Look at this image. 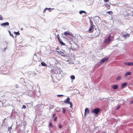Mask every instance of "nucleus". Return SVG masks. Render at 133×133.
<instances>
[{
	"mask_svg": "<svg viewBox=\"0 0 133 133\" xmlns=\"http://www.w3.org/2000/svg\"><path fill=\"white\" fill-rule=\"evenodd\" d=\"M83 13H84L85 14H86V12L85 11L83 10H81L79 12V13L80 14H82Z\"/></svg>",
	"mask_w": 133,
	"mask_h": 133,
	"instance_id": "nucleus-20",
	"label": "nucleus"
},
{
	"mask_svg": "<svg viewBox=\"0 0 133 133\" xmlns=\"http://www.w3.org/2000/svg\"><path fill=\"white\" fill-rule=\"evenodd\" d=\"M128 83L127 82H125L122 84L121 88V89H123L124 88L125 86Z\"/></svg>",
	"mask_w": 133,
	"mask_h": 133,
	"instance_id": "nucleus-12",
	"label": "nucleus"
},
{
	"mask_svg": "<svg viewBox=\"0 0 133 133\" xmlns=\"http://www.w3.org/2000/svg\"><path fill=\"white\" fill-rule=\"evenodd\" d=\"M47 10H49V11H51V9L50 8H47Z\"/></svg>",
	"mask_w": 133,
	"mask_h": 133,
	"instance_id": "nucleus-36",
	"label": "nucleus"
},
{
	"mask_svg": "<svg viewBox=\"0 0 133 133\" xmlns=\"http://www.w3.org/2000/svg\"><path fill=\"white\" fill-rule=\"evenodd\" d=\"M109 1V0H104V1L105 2H108Z\"/></svg>",
	"mask_w": 133,
	"mask_h": 133,
	"instance_id": "nucleus-38",
	"label": "nucleus"
},
{
	"mask_svg": "<svg viewBox=\"0 0 133 133\" xmlns=\"http://www.w3.org/2000/svg\"><path fill=\"white\" fill-rule=\"evenodd\" d=\"M57 52L59 54L61 55L62 56H63L64 55V53L63 52H62L61 51H57Z\"/></svg>",
	"mask_w": 133,
	"mask_h": 133,
	"instance_id": "nucleus-17",
	"label": "nucleus"
},
{
	"mask_svg": "<svg viewBox=\"0 0 133 133\" xmlns=\"http://www.w3.org/2000/svg\"><path fill=\"white\" fill-rule=\"evenodd\" d=\"M47 8H45L44 9V10H43V13H44L46 11V10H47Z\"/></svg>",
	"mask_w": 133,
	"mask_h": 133,
	"instance_id": "nucleus-30",
	"label": "nucleus"
},
{
	"mask_svg": "<svg viewBox=\"0 0 133 133\" xmlns=\"http://www.w3.org/2000/svg\"><path fill=\"white\" fill-rule=\"evenodd\" d=\"M62 109L63 110L62 112L64 114L66 112V109L65 108H63Z\"/></svg>",
	"mask_w": 133,
	"mask_h": 133,
	"instance_id": "nucleus-22",
	"label": "nucleus"
},
{
	"mask_svg": "<svg viewBox=\"0 0 133 133\" xmlns=\"http://www.w3.org/2000/svg\"><path fill=\"white\" fill-rule=\"evenodd\" d=\"M41 65L43 66H46L47 65L44 62H41Z\"/></svg>",
	"mask_w": 133,
	"mask_h": 133,
	"instance_id": "nucleus-18",
	"label": "nucleus"
},
{
	"mask_svg": "<svg viewBox=\"0 0 133 133\" xmlns=\"http://www.w3.org/2000/svg\"><path fill=\"white\" fill-rule=\"evenodd\" d=\"M120 108V106H118V107H117V110H118L119 109V108Z\"/></svg>",
	"mask_w": 133,
	"mask_h": 133,
	"instance_id": "nucleus-37",
	"label": "nucleus"
},
{
	"mask_svg": "<svg viewBox=\"0 0 133 133\" xmlns=\"http://www.w3.org/2000/svg\"><path fill=\"white\" fill-rule=\"evenodd\" d=\"M63 96V95H57V96L58 97H60L62 96Z\"/></svg>",
	"mask_w": 133,
	"mask_h": 133,
	"instance_id": "nucleus-33",
	"label": "nucleus"
},
{
	"mask_svg": "<svg viewBox=\"0 0 133 133\" xmlns=\"http://www.w3.org/2000/svg\"><path fill=\"white\" fill-rule=\"evenodd\" d=\"M111 36L110 35H109L108 38L105 39L104 41V42L105 43H108L111 41Z\"/></svg>",
	"mask_w": 133,
	"mask_h": 133,
	"instance_id": "nucleus-2",
	"label": "nucleus"
},
{
	"mask_svg": "<svg viewBox=\"0 0 133 133\" xmlns=\"http://www.w3.org/2000/svg\"><path fill=\"white\" fill-rule=\"evenodd\" d=\"M130 36V35L129 34H126L123 35V37L124 38H126L127 37H129Z\"/></svg>",
	"mask_w": 133,
	"mask_h": 133,
	"instance_id": "nucleus-16",
	"label": "nucleus"
},
{
	"mask_svg": "<svg viewBox=\"0 0 133 133\" xmlns=\"http://www.w3.org/2000/svg\"><path fill=\"white\" fill-rule=\"evenodd\" d=\"M57 117H55V118L54 120V122H55L56 121V120L57 119Z\"/></svg>",
	"mask_w": 133,
	"mask_h": 133,
	"instance_id": "nucleus-34",
	"label": "nucleus"
},
{
	"mask_svg": "<svg viewBox=\"0 0 133 133\" xmlns=\"http://www.w3.org/2000/svg\"><path fill=\"white\" fill-rule=\"evenodd\" d=\"M109 59V58H105L101 60L100 61V63L101 64L104 63L105 62L107 61Z\"/></svg>",
	"mask_w": 133,
	"mask_h": 133,
	"instance_id": "nucleus-5",
	"label": "nucleus"
},
{
	"mask_svg": "<svg viewBox=\"0 0 133 133\" xmlns=\"http://www.w3.org/2000/svg\"><path fill=\"white\" fill-rule=\"evenodd\" d=\"M14 33L17 35H19L20 34L19 31H18L17 32H14Z\"/></svg>",
	"mask_w": 133,
	"mask_h": 133,
	"instance_id": "nucleus-24",
	"label": "nucleus"
},
{
	"mask_svg": "<svg viewBox=\"0 0 133 133\" xmlns=\"http://www.w3.org/2000/svg\"><path fill=\"white\" fill-rule=\"evenodd\" d=\"M3 19V17L1 15H0V20H2Z\"/></svg>",
	"mask_w": 133,
	"mask_h": 133,
	"instance_id": "nucleus-28",
	"label": "nucleus"
},
{
	"mask_svg": "<svg viewBox=\"0 0 133 133\" xmlns=\"http://www.w3.org/2000/svg\"><path fill=\"white\" fill-rule=\"evenodd\" d=\"M9 25V23L8 22H6L1 24V25L2 26L8 25Z\"/></svg>",
	"mask_w": 133,
	"mask_h": 133,
	"instance_id": "nucleus-15",
	"label": "nucleus"
},
{
	"mask_svg": "<svg viewBox=\"0 0 133 133\" xmlns=\"http://www.w3.org/2000/svg\"><path fill=\"white\" fill-rule=\"evenodd\" d=\"M55 114H54L53 115V117H55Z\"/></svg>",
	"mask_w": 133,
	"mask_h": 133,
	"instance_id": "nucleus-40",
	"label": "nucleus"
},
{
	"mask_svg": "<svg viewBox=\"0 0 133 133\" xmlns=\"http://www.w3.org/2000/svg\"><path fill=\"white\" fill-rule=\"evenodd\" d=\"M57 38L58 39L59 43L62 45L64 46L65 45V44L62 42L61 39L60 38L59 34H58L57 35Z\"/></svg>",
	"mask_w": 133,
	"mask_h": 133,
	"instance_id": "nucleus-3",
	"label": "nucleus"
},
{
	"mask_svg": "<svg viewBox=\"0 0 133 133\" xmlns=\"http://www.w3.org/2000/svg\"><path fill=\"white\" fill-rule=\"evenodd\" d=\"M70 100V98H66V101H64L63 102L64 103H66L69 104L71 102H69Z\"/></svg>",
	"mask_w": 133,
	"mask_h": 133,
	"instance_id": "nucleus-10",
	"label": "nucleus"
},
{
	"mask_svg": "<svg viewBox=\"0 0 133 133\" xmlns=\"http://www.w3.org/2000/svg\"><path fill=\"white\" fill-rule=\"evenodd\" d=\"M131 74V72H126L124 76L125 77H127L128 76L130 75Z\"/></svg>",
	"mask_w": 133,
	"mask_h": 133,
	"instance_id": "nucleus-14",
	"label": "nucleus"
},
{
	"mask_svg": "<svg viewBox=\"0 0 133 133\" xmlns=\"http://www.w3.org/2000/svg\"><path fill=\"white\" fill-rule=\"evenodd\" d=\"M11 129H12V127H9L8 128V130L9 131Z\"/></svg>",
	"mask_w": 133,
	"mask_h": 133,
	"instance_id": "nucleus-35",
	"label": "nucleus"
},
{
	"mask_svg": "<svg viewBox=\"0 0 133 133\" xmlns=\"http://www.w3.org/2000/svg\"><path fill=\"white\" fill-rule=\"evenodd\" d=\"M64 34L65 36H66L67 37L69 35L70 36H72V33H71L69 32L68 31L65 32L64 33Z\"/></svg>",
	"mask_w": 133,
	"mask_h": 133,
	"instance_id": "nucleus-9",
	"label": "nucleus"
},
{
	"mask_svg": "<svg viewBox=\"0 0 133 133\" xmlns=\"http://www.w3.org/2000/svg\"><path fill=\"white\" fill-rule=\"evenodd\" d=\"M9 33L10 35L11 36H12L13 38H14V36L13 35V34H11V32L10 31H9Z\"/></svg>",
	"mask_w": 133,
	"mask_h": 133,
	"instance_id": "nucleus-29",
	"label": "nucleus"
},
{
	"mask_svg": "<svg viewBox=\"0 0 133 133\" xmlns=\"http://www.w3.org/2000/svg\"><path fill=\"white\" fill-rule=\"evenodd\" d=\"M122 77V76H118L116 78V79L117 80H119L121 79Z\"/></svg>",
	"mask_w": 133,
	"mask_h": 133,
	"instance_id": "nucleus-21",
	"label": "nucleus"
},
{
	"mask_svg": "<svg viewBox=\"0 0 133 133\" xmlns=\"http://www.w3.org/2000/svg\"><path fill=\"white\" fill-rule=\"evenodd\" d=\"M58 49V48H56V50H57V49Z\"/></svg>",
	"mask_w": 133,
	"mask_h": 133,
	"instance_id": "nucleus-41",
	"label": "nucleus"
},
{
	"mask_svg": "<svg viewBox=\"0 0 133 133\" xmlns=\"http://www.w3.org/2000/svg\"><path fill=\"white\" fill-rule=\"evenodd\" d=\"M89 110L88 108H86L85 110L84 116H85L86 115L89 114Z\"/></svg>",
	"mask_w": 133,
	"mask_h": 133,
	"instance_id": "nucleus-8",
	"label": "nucleus"
},
{
	"mask_svg": "<svg viewBox=\"0 0 133 133\" xmlns=\"http://www.w3.org/2000/svg\"><path fill=\"white\" fill-rule=\"evenodd\" d=\"M104 133V132H103V133Z\"/></svg>",
	"mask_w": 133,
	"mask_h": 133,
	"instance_id": "nucleus-42",
	"label": "nucleus"
},
{
	"mask_svg": "<svg viewBox=\"0 0 133 133\" xmlns=\"http://www.w3.org/2000/svg\"><path fill=\"white\" fill-rule=\"evenodd\" d=\"M94 27L91 24L90 26V28L89 29L88 32L90 33L94 31Z\"/></svg>",
	"mask_w": 133,
	"mask_h": 133,
	"instance_id": "nucleus-7",
	"label": "nucleus"
},
{
	"mask_svg": "<svg viewBox=\"0 0 133 133\" xmlns=\"http://www.w3.org/2000/svg\"><path fill=\"white\" fill-rule=\"evenodd\" d=\"M61 70V69L59 68H57L56 69V71H57V72H56V71H55V73L56 74H59L60 73V72H58L57 71L58 70L60 71Z\"/></svg>",
	"mask_w": 133,
	"mask_h": 133,
	"instance_id": "nucleus-19",
	"label": "nucleus"
},
{
	"mask_svg": "<svg viewBox=\"0 0 133 133\" xmlns=\"http://www.w3.org/2000/svg\"><path fill=\"white\" fill-rule=\"evenodd\" d=\"M118 87V86L117 85H114L112 86V88L114 90H115L117 89Z\"/></svg>",
	"mask_w": 133,
	"mask_h": 133,
	"instance_id": "nucleus-13",
	"label": "nucleus"
},
{
	"mask_svg": "<svg viewBox=\"0 0 133 133\" xmlns=\"http://www.w3.org/2000/svg\"><path fill=\"white\" fill-rule=\"evenodd\" d=\"M130 104L133 103V101H131L130 102Z\"/></svg>",
	"mask_w": 133,
	"mask_h": 133,
	"instance_id": "nucleus-39",
	"label": "nucleus"
},
{
	"mask_svg": "<svg viewBox=\"0 0 133 133\" xmlns=\"http://www.w3.org/2000/svg\"><path fill=\"white\" fill-rule=\"evenodd\" d=\"M49 126L51 128L53 127H54V126H52V124L51 123H50Z\"/></svg>",
	"mask_w": 133,
	"mask_h": 133,
	"instance_id": "nucleus-26",
	"label": "nucleus"
},
{
	"mask_svg": "<svg viewBox=\"0 0 133 133\" xmlns=\"http://www.w3.org/2000/svg\"><path fill=\"white\" fill-rule=\"evenodd\" d=\"M62 127V125L60 124L59 125V128H61Z\"/></svg>",
	"mask_w": 133,
	"mask_h": 133,
	"instance_id": "nucleus-32",
	"label": "nucleus"
},
{
	"mask_svg": "<svg viewBox=\"0 0 133 133\" xmlns=\"http://www.w3.org/2000/svg\"><path fill=\"white\" fill-rule=\"evenodd\" d=\"M67 37L68 40H71V41H72L73 40V39L75 37L73 35V34L72 33V36H70L69 35Z\"/></svg>",
	"mask_w": 133,
	"mask_h": 133,
	"instance_id": "nucleus-4",
	"label": "nucleus"
},
{
	"mask_svg": "<svg viewBox=\"0 0 133 133\" xmlns=\"http://www.w3.org/2000/svg\"><path fill=\"white\" fill-rule=\"evenodd\" d=\"M123 64L124 65L127 66L133 65V62H124V63Z\"/></svg>",
	"mask_w": 133,
	"mask_h": 133,
	"instance_id": "nucleus-6",
	"label": "nucleus"
},
{
	"mask_svg": "<svg viewBox=\"0 0 133 133\" xmlns=\"http://www.w3.org/2000/svg\"><path fill=\"white\" fill-rule=\"evenodd\" d=\"M69 104L70 105V107L71 108H72L73 107L72 103L71 102Z\"/></svg>",
	"mask_w": 133,
	"mask_h": 133,
	"instance_id": "nucleus-27",
	"label": "nucleus"
},
{
	"mask_svg": "<svg viewBox=\"0 0 133 133\" xmlns=\"http://www.w3.org/2000/svg\"><path fill=\"white\" fill-rule=\"evenodd\" d=\"M26 108V106L24 105H23L22 107V109H25Z\"/></svg>",
	"mask_w": 133,
	"mask_h": 133,
	"instance_id": "nucleus-31",
	"label": "nucleus"
},
{
	"mask_svg": "<svg viewBox=\"0 0 133 133\" xmlns=\"http://www.w3.org/2000/svg\"><path fill=\"white\" fill-rule=\"evenodd\" d=\"M100 111V109L98 108H97L95 109L92 110H91V112L96 115H97Z\"/></svg>",
	"mask_w": 133,
	"mask_h": 133,
	"instance_id": "nucleus-1",
	"label": "nucleus"
},
{
	"mask_svg": "<svg viewBox=\"0 0 133 133\" xmlns=\"http://www.w3.org/2000/svg\"><path fill=\"white\" fill-rule=\"evenodd\" d=\"M104 6L105 7L107 8V9H110V5L109 4L106 3L104 4Z\"/></svg>",
	"mask_w": 133,
	"mask_h": 133,
	"instance_id": "nucleus-11",
	"label": "nucleus"
},
{
	"mask_svg": "<svg viewBox=\"0 0 133 133\" xmlns=\"http://www.w3.org/2000/svg\"><path fill=\"white\" fill-rule=\"evenodd\" d=\"M70 78L72 79H74L75 78L74 75H72L70 76Z\"/></svg>",
	"mask_w": 133,
	"mask_h": 133,
	"instance_id": "nucleus-25",
	"label": "nucleus"
},
{
	"mask_svg": "<svg viewBox=\"0 0 133 133\" xmlns=\"http://www.w3.org/2000/svg\"><path fill=\"white\" fill-rule=\"evenodd\" d=\"M113 13V12L112 11H110L107 12V13L109 14L110 15H111V14H112Z\"/></svg>",
	"mask_w": 133,
	"mask_h": 133,
	"instance_id": "nucleus-23",
	"label": "nucleus"
}]
</instances>
